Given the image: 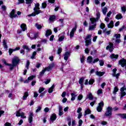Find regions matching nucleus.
<instances>
[{
	"label": "nucleus",
	"mask_w": 126,
	"mask_h": 126,
	"mask_svg": "<svg viewBox=\"0 0 126 126\" xmlns=\"http://www.w3.org/2000/svg\"><path fill=\"white\" fill-rule=\"evenodd\" d=\"M3 47L4 49H7V44H6V41L5 40L3 41Z\"/></svg>",
	"instance_id": "c9c22d12"
},
{
	"label": "nucleus",
	"mask_w": 126,
	"mask_h": 126,
	"mask_svg": "<svg viewBox=\"0 0 126 126\" xmlns=\"http://www.w3.org/2000/svg\"><path fill=\"white\" fill-rule=\"evenodd\" d=\"M23 48L25 50H27L28 52L30 51V48H29V47L28 46L24 45H23Z\"/></svg>",
	"instance_id": "7c9ffc66"
},
{
	"label": "nucleus",
	"mask_w": 126,
	"mask_h": 126,
	"mask_svg": "<svg viewBox=\"0 0 126 126\" xmlns=\"http://www.w3.org/2000/svg\"><path fill=\"white\" fill-rule=\"evenodd\" d=\"M62 52H63V48H58V49L57 50V54L58 55H60V54H61V53H62Z\"/></svg>",
	"instance_id": "8fccbe9b"
},
{
	"label": "nucleus",
	"mask_w": 126,
	"mask_h": 126,
	"mask_svg": "<svg viewBox=\"0 0 126 126\" xmlns=\"http://www.w3.org/2000/svg\"><path fill=\"white\" fill-rule=\"evenodd\" d=\"M63 107L61 105L59 106V115L63 116Z\"/></svg>",
	"instance_id": "4468645a"
},
{
	"label": "nucleus",
	"mask_w": 126,
	"mask_h": 126,
	"mask_svg": "<svg viewBox=\"0 0 126 126\" xmlns=\"http://www.w3.org/2000/svg\"><path fill=\"white\" fill-rule=\"evenodd\" d=\"M40 4L39 3H37L35 4V7L33 8V10L34 12L30 14L28 16H36V15H38L39 13H42V11L40 10Z\"/></svg>",
	"instance_id": "f257e3e1"
},
{
	"label": "nucleus",
	"mask_w": 126,
	"mask_h": 126,
	"mask_svg": "<svg viewBox=\"0 0 126 126\" xmlns=\"http://www.w3.org/2000/svg\"><path fill=\"white\" fill-rule=\"evenodd\" d=\"M35 26L37 28V29H38V30H40V29H42V25H41L35 24Z\"/></svg>",
	"instance_id": "72a5a7b5"
},
{
	"label": "nucleus",
	"mask_w": 126,
	"mask_h": 126,
	"mask_svg": "<svg viewBox=\"0 0 126 126\" xmlns=\"http://www.w3.org/2000/svg\"><path fill=\"white\" fill-rule=\"evenodd\" d=\"M85 60V57H84V56H82L80 59L81 63H83Z\"/></svg>",
	"instance_id": "6e6d98bb"
},
{
	"label": "nucleus",
	"mask_w": 126,
	"mask_h": 126,
	"mask_svg": "<svg viewBox=\"0 0 126 126\" xmlns=\"http://www.w3.org/2000/svg\"><path fill=\"white\" fill-rule=\"evenodd\" d=\"M106 27V26L105 25V24L101 23L100 25V28L101 29H104Z\"/></svg>",
	"instance_id": "49530a36"
},
{
	"label": "nucleus",
	"mask_w": 126,
	"mask_h": 126,
	"mask_svg": "<svg viewBox=\"0 0 126 126\" xmlns=\"http://www.w3.org/2000/svg\"><path fill=\"white\" fill-rule=\"evenodd\" d=\"M50 35H52V31H51L50 30H47L46 31L45 36L46 37H49Z\"/></svg>",
	"instance_id": "393cba45"
},
{
	"label": "nucleus",
	"mask_w": 126,
	"mask_h": 126,
	"mask_svg": "<svg viewBox=\"0 0 126 126\" xmlns=\"http://www.w3.org/2000/svg\"><path fill=\"white\" fill-rule=\"evenodd\" d=\"M82 111V108L81 107H79L77 110V113L78 114H81L82 112H81Z\"/></svg>",
	"instance_id": "09e8293b"
},
{
	"label": "nucleus",
	"mask_w": 126,
	"mask_h": 126,
	"mask_svg": "<svg viewBox=\"0 0 126 126\" xmlns=\"http://www.w3.org/2000/svg\"><path fill=\"white\" fill-rule=\"evenodd\" d=\"M19 58L17 57H14L12 60V64H13V65H17L18 63H19Z\"/></svg>",
	"instance_id": "39448f33"
},
{
	"label": "nucleus",
	"mask_w": 126,
	"mask_h": 126,
	"mask_svg": "<svg viewBox=\"0 0 126 126\" xmlns=\"http://www.w3.org/2000/svg\"><path fill=\"white\" fill-rule=\"evenodd\" d=\"M104 107V101H101L98 103V105L96 107V111L99 112H102L103 107Z\"/></svg>",
	"instance_id": "20e7f679"
},
{
	"label": "nucleus",
	"mask_w": 126,
	"mask_h": 126,
	"mask_svg": "<svg viewBox=\"0 0 126 126\" xmlns=\"http://www.w3.org/2000/svg\"><path fill=\"white\" fill-rule=\"evenodd\" d=\"M121 10H122V11L123 13H126V6H124L122 7H121Z\"/></svg>",
	"instance_id": "4c0bfd02"
},
{
	"label": "nucleus",
	"mask_w": 126,
	"mask_h": 126,
	"mask_svg": "<svg viewBox=\"0 0 126 126\" xmlns=\"http://www.w3.org/2000/svg\"><path fill=\"white\" fill-rule=\"evenodd\" d=\"M28 96H29V94H28V92H25L24 94V96H23V100H26Z\"/></svg>",
	"instance_id": "bb28decb"
},
{
	"label": "nucleus",
	"mask_w": 126,
	"mask_h": 126,
	"mask_svg": "<svg viewBox=\"0 0 126 126\" xmlns=\"http://www.w3.org/2000/svg\"><path fill=\"white\" fill-rule=\"evenodd\" d=\"M16 16H17V15L15 14V10L13 9L10 13V17L11 18H15Z\"/></svg>",
	"instance_id": "ddd939ff"
},
{
	"label": "nucleus",
	"mask_w": 126,
	"mask_h": 126,
	"mask_svg": "<svg viewBox=\"0 0 126 126\" xmlns=\"http://www.w3.org/2000/svg\"><path fill=\"white\" fill-rule=\"evenodd\" d=\"M4 126H11V124L8 122H6L4 125Z\"/></svg>",
	"instance_id": "774afa93"
},
{
	"label": "nucleus",
	"mask_w": 126,
	"mask_h": 126,
	"mask_svg": "<svg viewBox=\"0 0 126 126\" xmlns=\"http://www.w3.org/2000/svg\"><path fill=\"white\" fill-rule=\"evenodd\" d=\"M96 17L95 18V19H96V20H98L99 21V20L100 19V17L101 16V14H100V12H98L96 13Z\"/></svg>",
	"instance_id": "c756f323"
},
{
	"label": "nucleus",
	"mask_w": 126,
	"mask_h": 126,
	"mask_svg": "<svg viewBox=\"0 0 126 126\" xmlns=\"http://www.w3.org/2000/svg\"><path fill=\"white\" fill-rule=\"evenodd\" d=\"M32 0H26L27 4H29V6H31V3H32Z\"/></svg>",
	"instance_id": "e433bc0d"
},
{
	"label": "nucleus",
	"mask_w": 126,
	"mask_h": 126,
	"mask_svg": "<svg viewBox=\"0 0 126 126\" xmlns=\"http://www.w3.org/2000/svg\"><path fill=\"white\" fill-rule=\"evenodd\" d=\"M118 91H119V89L117 87H115L113 90V94H116V92H118Z\"/></svg>",
	"instance_id": "a18cd8bd"
},
{
	"label": "nucleus",
	"mask_w": 126,
	"mask_h": 126,
	"mask_svg": "<svg viewBox=\"0 0 126 126\" xmlns=\"http://www.w3.org/2000/svg\"><path fill=\"white\" fill-rule=\"evenodd\" d=\"M82 98H83V95H82V94H79L78 96L77 100L80 101V100L82 99Z\"/></svg>",
	"instance_id": "bf43d9fd"
},
{
	"label": "nucleus",
	"mask_w": 126,
	"mask_h": 126,
	"mask_svg": "<svg viewBox=\"0 0 126 126\" xmlns=\"http://www.w3.org/2000/svg\"><path fill=\"white\" fill-rule=\"evenodd\" d=\"M93 62V58L92 56H89L87 58V63H91Z\"/></svg>",
	"instance_id": "5701e85b"
},
{
	"label": "nucleus",
	"mask_w": 126,
	"mask_h": 126,
	"mask_svg": "<svg viewBox=\"0 0 126 126\" xmlns=\"http://www.w3.org/2000/svg\"><path fill=\"white\" fill-rule=\"evenodd\" d=\"M83 81H84V78H81L79 81V83L81 84V86L83 85Z\"/></svg>",
	"instance_id": "f704fd0d"
},
{
	"label": "nucleus",
	"mask_w": 126,
	"mask_h": 126,
	"mask_svg": "<svg viewBox=\"0 0 126 126\" xmlns=\"http://www.w3.org/2000/svg\"><path fill=\"white\" fill-rule=\"evenodd\" d=\"M105 74V72H100V71H96L95 72V75L97 76H103V75Z\"/></svg>",
	"instance_id": "f3484780"
},
{
	"label": "nucleus",
	"mask_w": 126,
	"mask_h": 126,
	"mask_svg": "<svg viewBox=\"0 0 126 126\" xmlns=\"http://www.w3.org/2000/svg\"><path fill=\"white\" fill-rule=\"evenodd\" d=\"M101 11L104 15H106V13H107V11H108V8L107 7L102 8Z\"/></svg>",
	"instance_id": "6ab92c4d"
},
{
	"label": "nucleus",
	"mask_w": 126,
	"mask_h": 126,
	"mask_svg": "<svg viewBox=\"0 0 126 126\" xmlns=\"http://www.w3.org/2000/svg\"><path fill=\"white\" fill-rule=\"evenodd\" d=\"M70 57V52H66L64 55V60L65 61H67L68 60V58Z\"/></svg>",
	"instance_id": "f8f14e48"
},
{
	"label": "nucleus",
	"mask_w": 126,
	"mask_h": 126,
	"mask_svg": "<svg viewBox=\"0 0 126 126\" xmlns=\"http://www.w3.org/2000/svg\"><path fill=\"white\" fill-rule=\"evenodd\" d=\"M20 27H21L22 31H23V32L27 30V27H26V24H22L20 26Z\"/></svg>",
	"instance_id": "dca6fc26"
},
{
	"label": "nucleus",
	"mask_w": 126,
	"mask_h": 126,
	"mask_svg": "<svg viewBox=\"0 0 126 126\" xmlns=\"http://www.w3.org/2000/svg\"><path fill=\"white\" fill-rule=\"evenodd\" d=\"M119 64L121 65L122 67H125L126 66V60L122 59L119 61Z\"/></svg>",
	"instance_id": "0eeeda50"
},
{
	"label": "nucleus",
	"mask_w": 126,
	"mask_h": 126,
	"mask_svg": "<svg viewBox=\"0 0 126 126\" xmlns=\"http://www.w3.org/2000/svg\"><path fill=\"white\" fill-rule=\"evenodd\" d=\"M57 120V115L56 114L54 113L52 115L51 118H50V121L51 122H54V121H56Z\"/></svg>",
	"instance_id": "2eb2a0df"
},
{
	"label": "nucleus",
	"mask_w": 126,
	"mask_h": 126,
	"mask_svg": "<svg viewBox=\"0 0 126 126\" xmlns=\"http://www.w3.org/2000/svg\"><path fill=\"white\" fill-rule=\"evenodd\" d=\"M97 62H99V58L94 59L93 61V63H97Z\"/></svg>",
	"instance_id": "338daca9"
},
{
	"label": "nucleus",
	"mask_w": 126,
	"mask_h": 126,
	"mask_svg": "<svg viewBox=\"0 0 126 126\" xmlns=\"http://www.w3.org/2000/svg\"><path fill=\"white\" fill-rule=\"evenodd\" d=\"M14 49H12L11 48H10L9 49V56H11V54H12V53H13V52H14Z\"/></svg>",
	"instance_id": "5fc2aeb1"
},
{
	"label": "nucleus",
	"mask_w": 126,
	"mask_h": 126,
	"mask_svg": "<svg viewBox=\"0 0 126 126\" xmlns=\"http://www.w3.org/2000/svg\"><path fill=\"white\" fill-rule=\"evenodd\" d=\"M34 116V114H33V112H30V115L29 116V123L30 124H31L32 122H33V116Z\"/></svg>",
	"instance_id": "9b49d317"
},
{
	"label": "nucleus",
	"mask_w": 126,
	"mask_h": 126,
	"mask_svg": "<svg viewBox=\"0 0 126 126\" xmlns=\"http://www.w3.org/2000/svg\"><path fill=\"white\" fill-rule=\"evenodd\" d=\"M96 53H97V51L96 50H94L91 52V55L94 56V55H96Z\"/></svg>",
	"instance_id": "864d4df0"
},
{
	"label": "nucleus",
	"mask_w": 126,
	"mask_h": 126,
	"mask_svg": "<svg viewBox=\"0 0 126 126\" xmlns=\"http://www.w3.org/2000/svg\"><path fill=\"white\" fill-rule=\"evenodd\" d=\"M95 28H96V26H95L94 25H90L89 27V30L90 31H92L94 30Z\"/></svg>",
	"instance_id": "b1692460"
},
{
	"label": "nucleus",
	"mask_w": 126,
	"mask_h": 126,
	"mask_svg": "<svg viewBox=\"0 0 126 126\" xmlns=\"http://www.w3.org/2000/svg\"><path fill=\"white\" fill-rule=\"evenodd\" d=\"M71 101H74L75 100V97H76V94L73 93L71 94Z\"/></svg>",
	"instance_id": "cd10ccee"
},
{
	"label": "nucleus",
	"mask_w": 126,
	"mask_h": 126,
	"mask_svg": "<svg viewBox=\"0 0 126 126\" xmlns=\"http://www.w3.org/2000/svg\"><path fill=\"white\" fill-rule=\"evenodd\" d=\"M44 90H45V88L40 87L39 90H38V93H42V92H43V91H44Z\"/></svg>",
	"instance_id": "3c124183"
},
{
	"label": "nucleus",
	"mask_w": 126,
	"mask_h": 126,
	"mask_svg": "<svg viewBox=\"0 0 126 126\" xmlns=\"http://www.w3.org/2000/svg\"><path fill=\"white\" fill-rule=\"evenodd\" d=\"M116 116H119L120 118H122V119H126V113H118L116 114Z\"/></svg>",
	"instance_id": "a211bd4d"
},
{
	"label": "nucleus",
	"mask_w": 126,
	"mask_h": 126,
	"mask_svg": "<svg viewBox=\"0 0 126 126\" xmlns=\"http://www.w3.org/2000/svg\"><path fill=\"white\" fill-rule=\"evenodd\" d=\"M90 21L91 22V24H92V25H95L97 26V22L98 21L95 18L93 17L90 18Z\"/></svg>",
	"instance_id": "6e6552de"
},
{
	"label": "nucleus",
	"mask_w": 126,
	"mask_h": 126,
	"mask_svg": "<svg viewBox=\"0 0 126 126\" xmlns=\"http://www.w3.org/2000/svg\"><path fill=\"white\" fill-rule=\"evenodd\" d=\"M31 34H30V33H27V36L28 37H29V38H30V39L31 40H33V33H31Z\"/></svg>",
	"instance_id": "37998d69"
},
{
	"label": "nucleus",
	"mask_w": 126,
	"mask_h": 126,
	"mask_svg": "<svg viewBox=\"0 0 126 126\" xmlns=\"http://www.w3.org/2000/svg\"><path fill=\"white\" fill-rule=\"evenodd\" d=\"M99 65H100V66H103V65H104V61H103L102 60H99Z\"/></svg>",
	"instance_id": "603ef678"
},
{
	"label": "nucleus",
	"mask_w": 126,
	"mask_h": 126,
	"mask_svg": "<svg viewBox=\"0 0 126 126\" xmlns=\"http://www.w3.org/2000/svg\"><path fill=\"white\" fill-rule=\"evenodd\" d=\"M42 8H46L47 7V2H43L41 4Z\"/></svg>",
	"instance_id": "58836bf2"
},
{
	"label": "nucleus",
	"mask_w": 126,
	"mask_h": 126,
	"mask_svg": "<svg viewBox=\"0 0 126 126\" xmlns=\"http://www.w3.org/2000/svg\"><path fill=\"white\" fill-rule=\"evenodd\" d=\"M83 123V121H82V120L80 119L78 121L79 126H82V124Z\"/></svg>",
	"instance_id": "680f3d73"
},
{
	"label": "nucleus",
	"mask_w": 126,
	"mask_h": 126,
	"mask_svg": "<svg viewBox=\"0 0 126 126\" xmlns=\"http://www.w3.org/2000/svg\"><path fill=\"white\" fill-rule=\"evenodd\" d=\"M103 94V90L102 89H99L97 91V95H101V94Z\"/></svg>",
	"instance_id": "c03bdc74"
},
{
	"label": "nucleus",
	"mask_w": 126,
	"mask_h": 126,
	"mask_svg": "<svg viewBox=\"0 0 126 126\" xmlns=\"http://www.w3.org/2000/svg\"><path fill=\"white\" fill-rule=\"evenodd\" d=\"M55 84H53L51 87H50L48 90V93H52L54 89H55Z\"/></svg>",
	"instance_id": "a878e982"
},
{
	"label": "nucleus",
	"mask_w": 126,
	"mask_h": 126,
	"mask_svg": "<svg viewBox=\"0 0 126 126\" xmlns=\"http://www.w3.org/2000/svg\"><path fill=\"white\" fill-rule=\"evenodd\" d=\"M112 110H113V108L111 106H108L106 109L104 116H106V117H111L112 116Z\"/></svg>",
	"instance_id": "7ed1b4c3"
},
{
	"label": "nucleus",
	"mask_w": 126,
	"mask_h": 126,
	"mask_svg": "<svg viewBox=\"0 0 126 126\" xmlns=\"http://www.w3.org/2000/svg\"><path fill=\"white\" fill-rule=\"evenodd\" d=\"M114 37L116 38V39H118V38H121V34L118 33V34H115L114 35Z\"/></svg>",
	"instance_id": "052dcab7"
},
{
	"label": "nucleus",
	"mask_w": 126,
	"mask_h": 126,
	"mask_svg": "<svg viewBox=\"0 0 126 126\" xmlns=\"http://www.w3.org/2000/svg\"><path fill=\"white\" fill-rule=\"evenodd\" d=\"M110 58L111 60L114 59H118L119 58V55H115V54H112L110 55Z\"/></svg>",
	"instance_id": "4be33fe9"
},
{
	"label": "nucleus",
	"mask_w": 126,
	"mask_h": 126,
	"mask_svg": "<svg viewBox=\"0 0 126 126\" xmlns=\"http://www.w3.org/2000/svg\"><path fill=\"white\" fill-rule=\"evenodd\" d=\"M55 19H56V17L55 16V15H51L49 17L50 21H54Z\"/></svg>",
	"instance_id": "473e14b6"
},
{
	"label": "nucleus",
	"mask_w": 126,
	"mask_h": 126,
	"mask_svg": "<svg viewBox=\"0 0 126 126\" xmlns=\"http://www.w3.org/2000/svg\"><path fill=\"white\" fill-rule=\"evenodd\" d=\"M108 28H113L114 27V22L111 21L109 24H107Z\"/></svg>",
	"instance_id": "412c9836"
},
{
	"label": "nucleus",
	"mask_w": 126,
	"mask_h": 126,
	"mask_svg": "<svg viewBox=\"0 0 126 126\" xmlns=\"http://www.w3.org/2000/svg\"><path fill=\"white\" fill-rule=\"evenodd\" d=\"M8 65H10V70H12V69H13L14 66H16L15 65H13V64H8Z\"/></svg>",
	"instance_id": "4d7b16f0"
},
{
	"label": "nucleus",
	"mask_w": 126,
	"mask_h": 126,
	"mask_svg": "<svg viewBox=\"0 0 126 126\" xmlns=\"http://www.w3.org/2000/svg\"><path fill=\"white\" fill-rule=\"evenodd\" d=\"M42 110V106H38L37 107V109L35 110V112L36 113H39V112H40V111Z\"/></svg>",
	"instance_id": "79ce46f5"
},
{
	"label": "nucleus",
	"mask_w": 126,
	"mask_h": 126,
	"mask_svg": "<svg viewBox=\"0 0 126 126\" xmlns=\"http://www.w3.org/2000/svg\"><path fill=\"white\" fill-rule=\"evenodd\" d=\"M36 55H37V53L36 52V51H34L33 52L32 56L31 57V59H34L35 58V56H36Z\"/></svg>",
	"instance_id": "de8ad7c7"
},
{
	"label": "nucleus",
	"mask_w": 126,
	"mask_h": 126,
	"mask_svg": "<svg viewBox=\"0 0 126 126\" xmlns=\"http://www.w3.org/2000/svg\"><path fill=\"white\" fill-rule=\"evenodd\" d=\"M20 109L16 112V117H21L24 119H26V116H25V114L23 112L20 113Z\"/></svg>",
	"instance_id": "423d86ee"
},
{
	"label": "nucleus",
	"mask_w": 126,
	"mask_h": 126,
	"mask_svg": "<svg viewBox=\"0 0 126 126\" xmlns=\"http://www.w3.org/2000/svg\"><path fill=\"white\" fill-rule=\"evenodd\" d=\"M87 98L89 100H93V95L92 93H89L87 95Z\"/></svg>",
	"instance_id": "aec40b11"
},
{
	"label": "nucleus",
	"mask_w": 126,
	"mask_h": 126,
	"mask_svg": "<svg viewBox=\"0 0 126 126\" xmlns=\"http://www.w3.org/2000/svg\"><path fill=\"white\" fill-rule=\"evenodd\" d=\"M89 114H91V110L88 109L85 111V116H86V115H89Z\"/></svg>",
	"instance_id": "2f4dec72"
},
{
	"label": "nucleus",
	"mask_w": 126,
	"mask_h": 126,
	"mask_svg": "<svg viewBox=\"0 0 126 126\" xmlns=\"http://www.w3.org/2000/svg\"><path fill=\"white\" fill-rule=\"evenodd\" d=\"M63 39H64V36H62L59 37V41L60 42H62V41H63Z\"/></svg>",
	"instance_id": "e2e57ef3"
},
{
	"label": "nucleus",
	"mask_w": 126,
	"mask_h": 126,
	"mask_svg": "<svg viewBox=\"0 0 126 126\" xmlns=\"http://www.w3.org/2000/svg\"><path fill=\"white\" fill-rule=\"evenodd\" d=\"M116 71H117L116 68H114L113 69V73L112 74V76H113V77H115V74H116Z\"/></svg>",
	"instance_id": "0e129e2a"
},
{
	"label": "nucleus",
	"mask_w": 126,
	"mask_h": 126,
	"mask_svg": "<svg viewBox=\"0 0 126 126\" xmlns=\"http://www.w3.org/2000/svg\"><path fill=\"white\" fill-rule=\"evenodd\" d=\"M115 18L118 20L119 19H122V18H123V15H122L121 14H118L116 16Z\"/></svg>",
	"instance_id": "c85d7f7f"
},
{
	"label": "nucleus",
	"mask_w": 126,
	"mask_h": 126,
	"mask_svg": "<svg viewBox=\"0 0 126 126\" xmlns=\"http://www.w3.org/2000/svg\"><path fill=\"white\" fill-rule=\"evenodd\" d=\"M125 90H126V88H125V87L121 88L120 89V94L122 98L126 95V92H125Z\"/></svg>",
	"instance_id": "9d476101"
},
{
	"label": "nucleus",
	"mask_w": 126,
	"mask_h": 126,
	"mask_svg": "<svg viewBox=\"0 0 126 126\" xmlns=\"http://www.w3.org/2000/svg\"><path fill=\"white\" fill-rule=\"evenodd\" d=\"M44 69L46 70H47V71H50V70H52V68L49 66L47 67H45L44 68Z\"/></svg>",
	"instance_id": "13d9d810"
},
{
	"label": "nucleus",
	"mask_w": 126,
	"mask_h": 126,
	"mask_svg": "<svg viewBox=\"0 0 126 126\" xmlns=\"http://www.w3.org/2000/svg\"><path fill=\"white\" fill-rule=\"evenodd\" d=\"M92 34H88L86 37L85 40L86 43L85 46H86V47H88L89 45H91V40H92Z\"/></svg>",
	"instance_id": "f03ea898"
},
{
	"label": "nucleus",
	"mask_w": 126,
	"mask_h": 126,
	"mask_svg": "<svg viewBox=\"0 0 126 126\" xmlns=\"http://www.w3.org/2000/svg\"><path fill=\"white\" fill-rule=\"evenodd\" d=\"M33 35H34L33 36V40H34V39H36L39 36V32H36L34 34L33 33Z\"/></svg>",
	"instance_id": "a19ab883"
},
{
	"label": "nucleus",
	"mask_w": 126,
	"mask_h": 126,
	"mask_svg": "<svg viewBox=\"0 0 126 126\" xmlns=\"http://www.w3.org/2000/svg\"><path fill=\"white\" fill-rule=\"evenodd\" d=\"M94 82L95 81L94 80V79H91L89 81V84H90V85H92Z\"/></svg>",
	"instance_id": "ea45409f"
},
{
	"label": "nucleus",
	"mask_w": 126,
	"mask_h": 126,
	"mask_svg": "<svg viewBox=\"0 0 126 126\" xmlns=\"http://www.w3.org/2000/svg\"><path fill=\"white\" fill-rule=\"evenodd\" d=\"M35 76L32 75V76L29 77L28 78V80H32V79H34V78H35Z\"/></svg>",
	"instance_id": "69168bd1"
},
{
	"label": "nucleus",
	"mask_w": 126,
	"mask_h": 126,
	"mask_svg": "<svg viewBox=\"0 0 126 126\" xmlns=\"http://www.w3.org/2000/svg\"><path fill=\"white\" fill-rule=\"evenodd\" d=\"M106 50H109L110 52H113V50H114V44L112 42H109V45H108L106 48Z\"/></svg>",
	"instance_id": "1a4fd4ad"
}]
</instances>
